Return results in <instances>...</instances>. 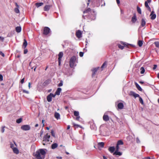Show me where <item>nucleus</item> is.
I'll use <instances>...</instances> for the list:
<instances>
[{
	"label": "nucleus",
	"mask_w": 159,
	"mask_h": 159,
	"mask_svg": "<svg viewBox=\"0 0 159 159\" xmlns=\"http://www.w3.org/2000/svg\"><path fill=\"white\" fill-rule=\"evenodd\" d=\"M151 0H147L145 1L144 3L145 7L147 8L148 10L150 12L151 11V9L150 7L148 5V3H150L151 2Z\"/></svg>",
	"instance_id": "nucleus-8"
},
{
	"label": "nucleus",
	"mask_w": 159,
	"mask_h": 159,
	"mask_svg": "<svg viewBox=\"0 0 159 159\" xmlns=\"http://www.w3.org/2000/svg\"><path fill=\"white\" fill-rule=\"evenodd\" d=\"M99 68V67H98L97 68H95L93 69L92 70V71L93 72V73L92 74V77H93L94 76L98 70V69Z\"/></svg>",
	"instance_id": "nucleus-16"
},
{
	"label": "nucleus",
	"mask_w": 159,
	"mask_h": 159,
	"mask_svg": "<svg viewBox=\"0 0 159 159\" xmlns=\"http://www.w3.org/2000/svg\"><path fill=\"white\" fill-rule=\"evenodd\" d=\"M104 143L103 142H100L98 143V146L99 147L103 148L104 147Z\"/></svg>",
	"instance_id": "nucleus-32"
},
{
	"label": "nucleus",
	"mask_w": 159,
	"mask_h": 159,
	"mask_svg": "<svg viewBox=\"0 0 159 159\" xmlns=\"http://www.w3.org/2000/svg\"><path fill=\"white\" fill-rule=\"evenodd\" d=\"M124 105L123 103H119L117 105V107L119 109H122L124 107Z\"/></svg>",
	"instance_id": "nucleus-21"
},
{
	"label": "nucleus",
	"mask_w": 159,
	"mask_h": 159,
	"mask_svg": "<svg viewBox=\"0 0 159 159\" xmlns=\"http://www.w3.org/2000/svg\"><path fill=\"white\" fill-rule=\"evenodd\" d=\"M123 144V141L121 140H120L118 141L117 142V144L119 145H122Z\"/></svg>",
	"instance_id": "nucleus-36"
},
{
	"label": "nucleus",
	"mask_w": 159,
	"mask_h": 159,
	"mask_svg": "<svg viewBox=\"0 0 159 159\" xmlns=\"http://www.w3.org/2000/svg\"><path fill=\"white\" fill-rule=\"evenodd\" d=\"M118 151L116 150L115 152L113 153V155L121 156L122 155V153L120 152H118Z\"/></svg>",
	"instance_id": "nucleus-30"
},
{
	"label": "nucleus",
	"mask_w": 159,
	"mask_h": 159,
	"mask_svg": "<svg viewBox=\"0 0 159 159\" xmlns=\"http://www.w3.org/2000/svg\"><path fill=\"white\" fill-rule=\"evenodd\" d=\"M139 83L142 84H143L144 83V82L143 81H139Z\"/></svg>",
	"instance_id": "nucleus-64"
},
{
	"label": "nucleus",
	"mask_w": 159,
	"mask_h": 159,
	"mask_svg": "<svg viewBox=\"0 0 159 159\" xmlns=\"http://www.w3.org/2000/svg\"><path fill=\"white\" fill-rule=\"evenodd\" d=\"M137 11L138 12L139 14H142V12L141 8L138 6L137 7Z\"/></svg>",
	"instance_id": "nucleus-34"
},
{
	"label": "nucleus",
	"mask_w": 159,
	"mask_h": 159,
	"mask_svg": "<svg viewBox=\"0 0 159 159\" xmlns=\"http://www.w3.org/2000/svg\"><path fill=\"white\" fill-rule=\"evenodd\" d=\"M36 68H37V66H34L33 67H32L31 69H34V71H35V70H36Z\"/></svg>",
	"instance_id": "nucleus-52"
},
{
	"label": "nucleus",
	"mask_w": 159,
	"mask_h": 159,
	"mask_svg": "<svg viewBox=\"0 0 159 159\" xmlns=\"http://www.w3.org/2000/svg\"><path fill=\"white\" fill-rule=\"evenodd\" d=\"M50 136L48 135V134H47L45 135L43 138V140L42 142V143L43 145H45L47 144H49V139L50 138Z\"/></svg>",
	"instance_id": "nucleus-3"
},
{
	"label": "nucleus",
	"mask_w": 159,
	"mask_h": 159,
	"mask_svg": "<svg viewBox=\"0 0 159 159\" xmlns=\"http://www.w3.org/2000/svg\"><path fill=\"white\" fill-rule=\"evenodd\" d=\"M150 18L151 20H153L155 19L156 17V15L154 14V11H152L150 15Z\"/></svg>",
	"instance_id": "nucleus-14"
},
{
	"label": "nucleus",
	"mask_w": 159,
	"mask_h": 159,
	"mask_svg": "<svg viewBox=\"0 0 159 159\" xmlns=\"http://www.w3.org/2000/svg\"><path fill=\"white\" fill-rule=\"evenodd\" d=\"M38 151H39V152H40L41 155L42 156H43V158H44L46 154V152L43 149H39Z\"/></svg>",
	"instance_id": "nucleus-13"
},
{
	"label": "nucleus",
	"mask_w": 159,
	"mask_h": 159,
	"mask_svg": "<svg viewBox=\"0 0 159 159\" xmlns=\"http://www.w3.org/2000/svg\"><path fill=\"white\" fill-rule=\"evenodd\" d=\"M34 156L37 159H42V157L41 156L40 153L38 150L36 152Z\"/></svg>",
	"instance_id": "nucleus-11"
},
{
	"label": "nucleus",
	"mask_w": 159,
	"mask_h": 159,
	"mask_svg": "<svg viewBox=\"0 0 159 159\" xmlns=\"http://www.w3.org/2000/svg\"><path fill=\"white\" fill-rule=\"evenodd\" d=\"M82 33L80 30H79L76 31L75 35L78 38H80L82 37Z\"/></svg>",
	"instance_id": "nucleus-12"
},
{
	"label": "nucleus",
	"mask_w": 159,
	"mask_h": 159,
	"mask_svg": "<svg viewBox=\"0 0 159 159\" xmlns=\"http://www.w3.org/2000/svg\"><path fill=\"white\" fill-rule=\"evenodd\" d=\"M135 84L136 87L140 91H142V89L140 86L138 84H137V83L135 82Z\"/></svg>",
	"instance_id": "nucleus-24"
},
{
	"label": "nucleus",
	"mask_w": 159,
	"mask_h": 159,
	"mask_svg": "<svg viewBox=\"0 0 159 159\" xmlns=\"http://www.w3.org/2000/svg\"><path fill=\"white\" fill-rule=\"evenodd\" d=\"M61 91V88H57V90H56V92H55V95H59L60 94V93Z\"/></svg>",
	"instance_id": "nucleus-23"
},
{
	"label": "nucleus",
	"mask_w": 159,
	"mask_h": 159,
	"mask_svg": "<svg viewBox=\"0 0 159 159\" xmlns=\"http://www.w3.org/2000/svg\"><path fill=\"white\" fill-rule=\"evenodd\" d=\"M74 114L75 116H76V120H79L80 118V117L79 116V111H74Z\"/></svg>",
	"instance_id": "nucleus-10"
},
{
	"label": "nucleus",
	"mask_w": 159,
	"mask_h": 159,
	"mask_svg": "<svg viewBox=\"0 0 159 159\" xmlns=\"http://www.w3.org/2000/svg\"><path fill=\"white\" fill-rule=\"evenodd\" d=\"M43 4V2H37L35 3V6L37 7H38Z\"/></svg>",
	"instance_id": "nucleus-31"
},
{
	"label": "nucleus",
	"mask_w": 159,
	"mask_h": 159,
	"mask_svg": "<svg viewBox=\"0 0 159 159\" xmlns=\"http://www.w3.org/2000/svg\"><path fill=\"white\" fill-rule=\"evenodd\" d=\"M143 43V41L141 40H139L138 42V44L139 47H141L142 46Z\"/></svg>",
	"instance_id": "nucleus-37"
},
{
	"label": "nucleus",
	"mask_w": 159,
	"mask_h": 159,
	"mask_svg": "<svg viewBox=\"0 0 159 159\" xmlns=\"http://www.w3.org/2000/svg\"><path fill=\"white\" fill-rule=\"evenodd\" d=\"M146 22L145 20L143 18L141 20V23L140 27H144V26H145V25H146Z\"/></svg>",
	"instance_id": "nucleus-18"
},
{
	"label": "nucleus",
	"mask_w": 159,
	"mask_h": 159,
	"mask_svg": "<svg viewBox=\"0 0 159 159\" xmlns=\"http://www.w3.org/2000/svg\"><path fill=\"white\" fill-rule=\"evenodd\" d=\"M5 126H2V129H1V132L2 133H3L4 131V130H5V129H4V128H5Z\"/></svg>",
	"instance_id": "nucleus-45"
},
{
	"label": "nucleus",
	"mask_w": 159,
	"mask_h": 159,
	"mask_svg": "<svg viewBox=\"0 0 159 159\" xmlns=\"http://www.w3.org/2000/svg\"><path fill=\"white\" fill-rule=\"evenodd\" d=\"M76 62H77V60L76 57L75 56H73L70 58L69 61V64L70 67L73 68L75 66V64Z\"/></svg>",
	"instance_id": "nucleus-2"
},
{
	"label": "nucleus",
	"mask_w": 159,
	"mask_h": 159,
	"mask_svg": "<svg viewBox=\"0 0 159 159\" xmlns=\"http://www.w3.org/2000/svg\"><path fill=\"white\" fill-rule=\"evenodd\" d=\"M137 20L135 14H134L131 19V21L133 23H135Z\"/></svg>",
	"instance_id": "nucleus-19"
},
{
	"label": "nucleus",
	"mask_w": 159,
	"mask_h": 159,
	"mask_svg": "<svg viewBox=\"0 0 159 159\" xmlns=\"http://www.w3.org/2000/svg\"><path fill=\"white\" fill-rule=\"evenodd\" d=\"M136 141H137V143H139L140 142L139 140V139L138 138H137L136 139Z\"/></svg>",
	"instance_id": "nucleus-59"
},
{
	"label": "nucleus",
	"mask_w": 159,
	"mask_h": 159,
	"mask_svg": "<svg viewBox=\"0 0 159 159\" xmlns=\"http://www.w3.org/2000/svg\"><path fill=\"white\" fill-rule=\"evenodd\" d=\"M63 53L62 52H60L58 55V65L60 66L61 64V59L63 56Z\"/></svg>",
	"instance_id": "nucleus-9"
},
{
	"label": "nucleus",
	"mask_w": 159,
	"mask_h": 159,
	"mask_svg": "<svg viewBox=\"0 0 159 159\" xmlns=\"http://www.w3.org/2000/svg\"><path fill=\"white\" fill-rule=\"evenodd\" d=\"M54 116L58 120L60 118V115L57 112H55L54 114Z\"/></svg>",
	"instance_id": "nucleus-27"
},
{
	"label": "nucleus",
	"mask_w": 159,
	"mask_h": 159,
	"mask_svg": "<svg viewBox=\"0 0 159 159\" xmlns=\"http://www.w3.org/2000/svg\"><path fill=\"white\" fill-rule=\"evenodd\" d=\"M28 86L30 89V82H29L28 83Z\"/></svg>",
	"instance_id": "nucleus-62"
},
{
	"label": "nucleus",
	"mask_w": 159,
	"mask_h": 159,
	"mask_svg": "<svg viewBox=\"0 0 159 159\" xmlns=\"http://www.w3.org/2000/svg\"><path fill=\"white\" fill-rule=\"evenodd\" d=\"M28 52V50L27 49H25L24 50V53L25 54L27 53Z\"/></svg>",
	"instance_id": "nucleus-49"
},
{
	"label": "nucleus",
	"mask_w": 159,
	"mask_h": 159,
	"mask_svg": "<svg viewBox=\"0 0 159 159\" xmlns=\"http://www.w3.org/2000/svg\"><path fill=\"white\" fill-rule=\"evenodd\" d=\"M3 76L0 74V81H2L3 80Z\"/></svg>",
	"instance_id": "nucleus-48"
},
{
	"label": "nucleus",
	"mask_w": 159,
	"mask_h": 159,
	"mask_svg": "<svg viewBox=\"0 0 159 159\" xmlns=\"http://www.w3.org/2000/svg\"><path fill=\"white\" fill-rule=\"evenodd\" d=\"M129 95L130 96H133L135 98L139 97V101L140 103L142 105L144 104L143 100L142 98L140 97V96L139 94L135 93L133 91H131L129 92Z\"/></svg>",
	"instance_id": "nucleus-1"
},
{
	"label": "nucleus",
	"mask_w": 159,
	"mask_h": 159,
	"mask_svg": "<svg viewBox=\"0 0 159 159\" xmlns=\"http://www.w3.org/2000/svg\"><path fill=\"white\" fill-rule=\"evenodd\" d=\"M22 121V118H20L17 119L16 120V122L17 123H20Z\"/></svg>",
	"instance_id": "nucleus-42"
},
{
	"label": "nucleus",
	"mask_w": 159,
	"mask_h": 159,
	"mask_svg": "<svg viewBox=\"0 0 159 159\" xmlns=\"http://www.w3.org/2000/svg\"><path fill=\"white\" fill-rule=\"evenodd\" d=\"M52 6L50 5H46L44 7V10L45 11H49Z\"/></svg>",
	"instance_id": "nucleus-17"
},
{
	"label": "nucleus",
	"mask_w": 159,
	"mask_h": 159,
	"mask_svg": "<svg viewBox=\"0 0 159 159\" xmlns=\"http://www.w3.org/2000/svg\"><path fill=\"white\" fill-rule=\"evenodd\" d=\"M55 95L53 94L52 93H50L47 97V100L48 102H50L52 100V98L55 97Z\"/></svg>",
	"instance_id": "nucleus-6"
},
{
	"label": "nucleus",
	"mask_w": 159,
	"mask_h": 159,
	"mask_svg": "<svg viewBox=\"0 0 159 159\" xmlns=\"http://www.w3.org/2000/svg\"><path fill=\"white\" fill-rule=\"evenodd\" d=\"M92 1V0H88V2L87 3V6H88L89 5V2Z\"/></svg>",
	"instance_id": "nucleus-55"
},
{
	"label": "nucleus",
	"mask_w": 159,
	"mask_h": 159,
	"mask_svg": "<svg viewBox=\"0 0 159 159\" xmlns=\"http://www.w3.org/2000/svg\"><path fill=\"white\" fill-rule=\"evenodd\" d=\"M51 32V30L49 27H45L43 28V34L44 35H47Z\"/></svg>",
	"instance_id": "nucleus-5"
},
{
	"label": "nucleus",
	"mask_w": 159,
	"mask_h": 159,
	"mask_svg": "<svg viewBox=\"0 0 159 159\" xmlns=\"http://www.w3.org/2000/svg\"><path fill=\"white\" fill-rule=\"evenodd\" d=\"M25 78L22 79L20 81V83L21 84H23L24 82Z\"/></svg>",
	"instance_id": "nucleus-51"
},
{
	"label": "nucleus",
	"mask_w": 159,
	"mask_h": 159,
	"mask_svg": "<svg viewBox=\"0 0 159 159\" xmlns=\"http://www.w3.org/2000/svg\"><path fill=\"white\" fill-rule=\"evenodd\" d=\"M157 67V65H154V66H153V70H155L156 68Z\"/></svg>",
	"instance_id": "nucleus-53"
},
{
	"label": "nucleus",
	"mask_w": 159,
	"mask_h": 159,
	"mask_svg": "<svg viewBox=\"0 0 159 159\" xmlns=\"http://www.w3.org/2000/svg\"><path fill=\"white\" fill-rule=\"evenodd\" d=\"M70 125H68L67 126V129H70Z\"/></svg>",
	"instance_id": "nucleus-61"
},
{
	"label": "nucleus",
	"mask_w": 159,
	"mask_h": 159,
	"mask_svg": "<svg viewBox=\"0 0 159 159\" xmlns=\"http://www.w3.org/2000/svg\"><path fill=\"white\" fill-rule=\"evenodd\" d=\"M93 14L92 15H89L88 16V17L91 20H94L95 19L96 16L94 13V12L93 11Z\"/></svg>",
	"instance_id": "nucleus-15"
},
{
	"label": "nucleus",
	"mask_w": 159,
	"mask_h": 159,
	"mask_svg": "<svg viewBox=\"0 0 159 159\" xmlns=\"http://www.w3.org/2000/svg\"><path fill=\"white\" fill-rule=\"evenodd\" d=\"M121 43L123 45H122L120 44H118V48L121 49H123L124 48V47H126L128 48L133 47H134L133 45L128 44L127 43L124 42H121Z\"/></svg>",
	"instance_id": "nucleus-4"
},
{
	"label": "nucleus",
	"mask_w": 159,
	"mask_h": 159,
	"mask_svg": "<svg viewBox=\"0 0 159 159\" xmlns=\"http://www.w3.org/2000/svg\"><path fill=\"white\" fill-rule=\"evenodd\" d=\"M0 39L2 41H3L4 40V38L0 36Z\"/></svg>",
	"instance_id": "nucleus-54"
},
{
	"label": "nucleus",
	"mask_w": 159,
	"mask_h": 159,
	"mask_svg": "<svg viewBox=\"0 0 159 159\" xmlns=\"http://www.w3.org/2000/svg\"><path fill=\"white\" fill-rule=\"evenodd\" d=\"M13 150L14 152L16 154H18L19 153V151L16 148H13Z\"/></svg>",
	"instance_id": "nucleus-26"
},
{
	"label": "nucleus",
	"mask_w": 159,
	"mask_h": 159,
	"mask_svg": "<svg viewBox=\"0 0 159 159\" xmlns=\"http://www.w3.org/2000/svg\"><path fill=\"white\" fill-rule=\"evenodd\" d=\"M30 129V126L29 125H24L21 127V129L25 131L29 130Z\"/></svg>",
	"instance_id": "nucleus-7"
},
{
	"label": "nucleus",
	"mask_w": 159,
	"mask_h": 159,
	"mask_svg": "<svg viewBox=\"0 0 159 159\" xmlns=\"http://www.w3.org/2000/svg\"><path fill=\"white\" fill-rule=\"evenodd\" d=\"M84 52H80L79 53V55L80 57H82L84 55Z\"/></svg>",
	"instance_id": "nucleus-46"
},
{
	"label": "nucleus",
	"mask_w": 159,
	"mask_h": 159,
	"mask_svg": "<svg viewBox=\"0 0 159 159\" xmlns=\"http://www.w3.org/2000/svg\"><path fill=\"white\" fill-rule=\"evenodd\" d=\"M107 65V62L106 61H105L103 64L102 66H101V68L103 69L105 67H106V66Z\"/></svg>",
	"instance_id": "nucleus-35"
},
{
	"label": "nucleus",
	"mask_w": 159,
	"mask_h": 159,
	"mask_svg": "<svg viewBox=\"0 0 159 159\" xmlns=\"http://www.w3.org/2000/svg\"><path fill=\"white\" fill-rule=\"evenodd\" d=\"M119 145L116 144V150L119 151Z\"/></svg>",
	"instance_id": "nucleus-50"
},
{
	"label": "nucleus",
	"mask_w": 159,
	"mask_h": 159,
	"mask_svg": "<svg viewBox=\"0 0 159 159\" xmlns=\"http://www.w3.org/2000/svg\"><path fill=\"white\" fill-rule=\"evenodd\" d=\"M63 85V82L62 80L60 81V83L58 84L57 86L58 87H61Z\"/></svg>",
	"instance_id": "nucleus-43"
},
{
	"label": "nucleus",
	"mask_w": 159,
	"mask_h": 159,
	"mask_svg": "<svg viewBox=\"0 0 159 159\" xmlns=\"http://www.w3.org/2000/svg\"><path fill=\"white\" fill-rule=\"evenodd\" d=\"M109 151L111 153L114 152L115 150V148L114 147H110L108 149Z\"/></svg>",
	"instance_id": "nucleus-25"
},
{
	"label": "nucleus",
	"mask_w": 159,
	"mask_h": 159,
	"mask_svg": "<svg viewBox=\"0 0 159 159\" xmlns=\"http://www.w3.org/2000/svg\"><path fill=\"white\" fill-rule=\"evenodd\" d=\"M154 44H155L156 47L157 48H159V42L158 41H156L154 42Z\"/></svg>",
	"instance_id": "nucleus-40"
},
{
	"label": "nucleus",
	"mask_w": 159,
	"mask_h": 159,
	"mask_svg": "<svg viewBox=\"0 0 159 159\" xmlns=\"http://www.w3.org/2000/svg\"><path fill=\"white\" fill-rule=\"evenodd\" d=\"M21 30V28L20 26H17L16 28V30L17 33L20 32Z\"/></svg>",
	"instance_id": "nucleus-29"
},
{
	"label": "nucleus",
	"mask_w": 159,
	"mask_h": 159,
	"mask_svg": "<svg viewBox=\"0 0 159 159\" xmlns=\"http://www.w3.org/2000/svg\"><path fill=\"white\" fill-rule=\"evenodd\" d=\"M142 159H151L149 157H145Z\"/></svg>",
	"instance_id": "nucleus-57"
},
{
	"label": "nucleus",
	"mask_w": 159,
	"mask_h": 159,
	"mask_svg": "<svg viewBox=\"0 0 159 159\" xmlns=\"http://www.w3.org/2000/svg\"><path fill=\"white\" fill-rule=\"evenodd\" d=\"M15 5L17 7L19 8V6L18 5L17 3H15Z\"/></svg>",
	"instance_id": "nucleus-60"
},
{
	"label": "nucleus",
	"mask_w": 159,
	"mask_h": 159,
	"mask_svg": "<svg viewBox=\"0 0 159 159\" xmlns=\"http://www.w3.org/2000/svg\"><path fill=\"white\" fill-rule=\"evenodd\" d=\"M58 146V144L57 143H54L51 145V148L52 149H54L57 148Z\"/></svg>",
	"instance_id": "nucleus-28"
},
{
	"label": "nucleus",
	"mask_w": 159,
	"mask_h": 159,
	"mask_svg": "<svg viewBox=\"0 0 159 159\" xmlns=\"http://www.w3.org/2000/svg\"><path fill=\"white\" fill-rule=\"evenodd\" d=\"M22 91H23V93H25L27 94H28L29 93V92L28 91H26L24 89Z\"/></svg>",
	"instance_id": "nucleus-47"
},
{
	"label": "nucleus",
	"mask_w": 159,
	"mask_h": 159,
	"mask_svg": "<svg viewBox=\"0 0 159 159\" xmlns=\"http://www.w3.org/2000/svg\"><path fill=\"white\" fill-rule=\"evenodd\" d=\"M14 146L13 144H11V147L13 149V147Z\"/></svg>",
	"instance_id": "nucleus-63"
},
{
	"label": "nucleus",
	"mask_w": 159,
	"mask_h": 159,
	"mask_svg": "<svg viewBox=\"0 0 159 159\" xmlns=\"http://www.w3.org/2000/svg\"><path fill=\"white\" fill-rule=\"evenodd\" d=\"M51 133L52 135L54 138L55 137V133L53 130H52L51 131Z\"/></svg>",
	"instance_id": "nucleus-41"
},
{
	"label": "nucleus",
	"mask_w": 159,
	"mask_h": 159,
	"mask_svg": "<svg viewBox=\"0 0 159 159\" xmlns=\"http://www.w3.org/2000/svg\"><path fill=\"white\" fill-rule=\"evenodd\" d=\"M103 119L105 121H107L109 120V118L108 115H104L103 116Z\"/></svg>",
	"instance_id": "nucleus-20"
},
{
	"label": "nucleus",
	"mask_w": 159,
	"mask_h": 159,
	"mask_svg": "<svg viewBox=\"0 0 159 159\" xmlns=\"http://www.w3.org/2000/svg\"><path fill=\"white\" fill-rule=\"evenodd\" d=\"M27 42L25 39H24V42L23 43V44L22 46V48L25 49L27 45Z\"/></svg>",
	"instance_id": "nucleus-22"
},
{
	"label": "nucleus",
	"mask_w": 159,
	"mask_h": 159,
	"mask_svg": "<svg viewBox=\"0 0 159 159\" xmlns=\"http://www.w3.org/2000/svg\"><path fill=\"white\" fill-rule=\"evenodd\" d=\"M0 54L3 57H4L5 56V55L4 53H2V52H1Z\"/></svg>",
	"instance_id": "nucleus-56"
},
{
	"label": "nucleus",
	"mask_w": 159,
	"mask_h": 159,
	"mask_svg": "<svg viewBox=\"0 0 159 159\" xmlns=\"http://www.w3.org/2000/svg\"><path fill=\"white\" fill-rule=\"evenodd\" d=\"M18 8H19L16 7L15 8V12L16 13H20V11Z\"/></svg>",
	"instance_id": "nucleus-39"
},
{
	"label": "nucleus",
	"mask_w": 159,
	"mask_h": 159,
	"mask_svg": "<svg viewBox=\"0 0 159 159\" xmlns=\"http://www.w3.org/2000/svg\"><path fill=\"white\" fill-rule=\"evenodd\" d=\"M141 72L140 73L141 74H143L145 72V69L143 67H141L140 68Z\"/></svg>",
	"instance_id": "nucleus-38"
},
{
	"label": "nucleus",
	"mask_w": 159,
	"mask_h": 159,
	"mask_svg": "<svg viewBox=\"0 0 159 159\" xmlns=\"http://www.w3.org/2000/svg\"><path fill=\"white\" fill-rule=\"evenodd\" d=\"M116 2L118 4H119L120 3V0H116Z\"/></svg>",
	"instance_id": "nucleus-58"
},
{
	"label": "nucleus",
	"mask_w": 159,
	"mask_h": 159,
	"mask_svg": "<svg viewBox=\"0 0 159 159\" xmlns=\"http://www.w3.org/2000/svg\"><path fill=\"white\" fill-rule=\"evenodd\" d=\"M72 124H73V126H76L77 127H81L80 126V125H77V124H75V123H73Z\"/></svg>",
	"instance_id": "nucleus-44"
},
{
	"label": "nucleus",
	"mask_w": 159,
	"mask_h": 159,
	"mask_svg": "<svg viewBox=\"0 0 159 159\" xmlns=\"http://www.w3.org/2000/svg\"><path fill=\"white\" fill-rule=\"evenodd\" d=\"M91 9L90 8H88L87 9L84 11L83 12L84 13H89V12L91 11Z\"/></svg>",
	"instance_id": "nucleus-33"
}]
</instances>
